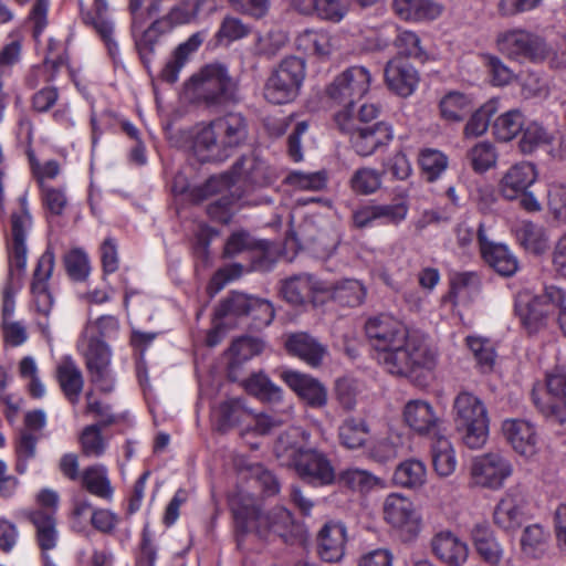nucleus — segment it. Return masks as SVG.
<instances>
[{
  "label": "nucleus",
  "mask_w": 566,
  "mask_h": 566,
  "mask_svg": "<svg viewBox=\"0 0 566 566\" xmlns=\"http://www.w3.org/2000/svg\"><path fill=\"white\" fill-rule=\"evenodd\" d=\"M454 424L465 446L482 448L489 434V417L484 402L469 391H461L453 401Z\"/></svg>",
  "instance_id": "obj_7"
},
{
  "label": "nucleus",
  "mask_w": 566,
  "mask_h": 566,
  "mask_svg": "<svg viewBox=\"0 0 566 566\" xmlns=\"http://www.w3.org/2000/svg\"><path fill=\"white\" fill-rule=\"evenodd\" d=\"M370 83L369 70L363 65H353L345 69L326 85L325 96L333 103L343 105L344 108H352L356 101L368 93Z\"/></svg>",
  "instance_id": "obj_9"
},
{
  "label": "nucleus",
  "mask_w": 566,
  "mask_h": 566,
  "mask_svg": "<svg viewBox=\"0 0 566 566\" xmlns=\"http://www.w3.org/2000/svg\"><path fill=\"white\" fill-rule=\"evenodd\" d=\"M481 279L476 272H455L450 276L448 300L453 304L469 303L481 291Z\"/></svg>",
  "instance_id": "obj_35"
},
{
  "label": "nucleus",
  "mask_w": 566,
  "mask_h": 566,
  "mask_svg": "<svg viewBox=\"0 0 566 566\" xmlns=\"http://www.w3.org/2000/svg\"><path fill=\"white\" fill-rule=\"evenodd\" d=\"M297 50L319 59H327L332 53L331 35L325 31L305 30L295 40Z\"/></svg>",
  "instance_id": "obj_40"
},
{
  "label": "nucleus",
  "mask_w": 566,
  "mask_h": 566,
  "mask_svg": "<svg viewBox=\"0 0 566 566\" xmlns=\"http://www.w3.org/2000/svg\"><path fill=\"white\" fill-rule=\"evenodd\" d=\"M54 264V253L51 248H48L38 260L31 283V292L36 311L45 316L50 314L53 306V296L49 290V280L52 276Z\"/></svg>",
  "instance_id": "obj_15"
},
{
  "label": "nucleus",
  "mask_w": 566,
  "mask_h": 566,
  "mask_svg": "<svg viewBox=\"0 0 566 566\" xmlns=\"http://www.w3.org/2000/svg\"><path fill=\"white\" fill-rule=\"evenodd\" d=\"M391 7L398 18L413 22L436 20L444 9L433 0H394Z\"/></svg>",
  "instance_id": "obj_27"
},
{
  "label": "nucleus",
  "mask_w": 566,
  "mask_h": 566,
  "mask_svg": "<svg viewBox=\"0 0 566 566\" xmlns=\"http://www.w3.org/2000/svg\"><path fill=\"white\" fill-rule=\"evenodd\" d=\"M385 521L408 538H415L421 530V515L413 502L399 493H390L382 505Z\"/></svg>",
  "instance_id": "obj_13"
},
{
  "label": "nucleus",
  "mask_w": 566,
  "mask_h": 566,
  "mask_svg": "<svg viewBox=\"0 0 566 566\" xmlns=\"http://www.w3.org/2000/svg\"><path fill=\"white\" fill-rule=\"evenodd\" d=\"M107 0H94V12L82 13L84 23L92 27L102 41L113 38L114 33V23L107 18Z\"/></svg>",
  "instance_id": "obj_48"
},
{
  "label": "nucleus",
  "mask_w": 566,
  "mask_h": 566,
  "mask_svg": "<svg viewBox=\"0 0 566 566\" xmlns=\"http://www.w3.org/2000/svg\"><path fill=\"white\" fill-rule=\"evenodd\" d=\"M384 75L388 88L401 97L410 96L416 91L420 80L413 65L399 56L387 62Z\"/></svg>",
  "instance_id": "obj_18"
},
{
  "label": "nucleus",
  "mask_w": 566,
  "mask_h": 566,
  "mask_svg": "<svg viewBox=\"0 0 566 566\" xmlns=\"http://www.w3.org/2000/svg\"><path fill=\"white\" fill-rule=\"evenodd\" d=\"M310 434L301 428H292L282 433L274 453L283 465L294 468L298 476L314 485H329L335 482V470L328 458L316 449L304 448Z\"/></svg>",
  "instance_id": "obj_3"
},
{
  "label": "nucleus",
  "mask_w": 566,
  "mask_h": 566,
  "mask_svg": "<svg viewBox=\"0 0 566 566\" xmlns=\"http://www.w3.org/2000/svg\"><path fill=\"white\" fill-rule=\"evenodd\" d=\"M365 334L377 363L389 374L408 377L436 366L437 353L420 336L410 335L407 326L390 314L381 313L365 323Z\"/></svg>",
  "instance_id": "obj_1"
},
{
  "label": "nucleus",
  "mask_w": 566,
  "mask_h": 566,
  "mask_svg": "<svg viewBox=\"0 0 566 566\" xmlns=\"http://www.w3.org/2000/svg\"><path fill=\"white\" fill-rule=\"evenodd\" d=\"M518 143L523 154H531L541 146L549 145L553 136L537 122L525 124Z\"/></svg>",
  "instance_id": "obj_54"
},
{
  "label": "nucleus",
  "mask_w": 566,
  "mask_h": 566,
  "mask_svg": "<svg viewBox=\"0 0 566 566\" xmlns=\"http://www.w3.org/2000/svg\"><path fill=\"white\" fill-rule=\"evenodd\" d=\"M496 46L504 56L518 63L542 64L557 55L544 36L522 28L499 33Z\"/></svg>",
  "instance_id": "obj_6"
},
{
  "label": "nucleus",
  "mask_w": 566,
  "mask_h": 566,
  "mask_svg": "<svg viewBox=\"0 0 566 566\" xmlns=\"http://www.w3.org/2000/svg\"><path fill=\"white\" fill-rule=\"evenodd\" d=\"M230 507L240 535L254 534L261 539L276 535L284 543H291L298 534L291 512L283 506L264 512L256 497L238 492L230 500Z\"/></svg>",
  "instance_id": "obj_2"
},
{
  "label": "nucleus",
  "mask_w": 566,
  "mask_h": 566,
  "mask_svg": "<svg viewBox=\"0 0 566 566\" xmlns=\"http://www.w3.org/2000/svg\"><path fill=\"white\" fill-rule=\"evenodd\" d=\"M369 433V427L363 418L348 417L338 427L339 443L349 450L364 447Z\"/></svg>",
  "instance_id": "obj_38"
},
{
  "label": "nucleus",
  "mask_w": 566,
  "mask_h": 566,
  "mask_svg": "<svg viewBox=\"0 0 566 566\" xmlns=\"http://www.w3.org/2000/svg\"><path fill=\"white\" fill-rule=\"evenodd\" d=\"M432 555L447 566H463L469 557V546L465 541L453 532L443 530L430 539Z\"/></svg>",
  "instance_id": "obj_16"
},
{
  "label": "nucleus",
  "mask_w": 566,
  "mask_h": 566,
  "mask_svg": "<svg viewBox=\"0 0 566 566\" xmlns=\"http://www.w3.org/2000/svg\"><path fill=\"white\" fill-rule=\"evenodd\" d=\"M472 543L481 558L496 566L503 558V548L496 541L494 533L488 523L473 525L470 532Z\"/></svg>",
  "instance_id": "obj_32"
},
{
  "label": "nucleus",
  "mask_w": 566,
  "mask_h": 566,
  "mask_svg": "<svg viewBox=\"0 0 566 566\" xmlns=\"http://www.w3.org/2000/svg\"><path fill=\"white\" fill-rule=\"evenodd\" d=\"M342 133L349 136L353 149L360 156H369L387 146L394 138V130L389 123L378 120L373 126L358 127L342 119Z\"/></svg>",
  "instance_id": "obj_12"
},
{
  "label": "nucleus",
  "mask_w": 566,
  "mask_h": 566,
  "mask_svg": "<svg viewBox=\"0 0 566 566\" xmlns=\"http://www.w3.org/2000/svg\"><path fill=\"white\" fill-rule=\"evenodd\" d=\"M254 298L255 297L243 293H233L223 301L220 308L217 311V315L220 317L230 314L235 316H249Z\"/></svg>",
  "instance_id": "obj_62"
},
{
  "label": "nucleus",
  "mask_w": 566,
  "mask_h": 566,
  "mask_svg": "<svg viewBox=\"0 0 566 566\" xmlns=\"http://www.w3.org/2000/svg\"><path fill=\"white\" fill-rule=\"evenodd\" d=\"M249 120L240 112H229L205 125L195 136L193 148L201 160H223L247 143Z\"/></svg>",
  "instance_id": "obj_4"
},
{
  "label": "nucleus",
  "mask_w": 566,
  "mask_h": 566,
  "mask_svg": "<svg viewBox=\"0 0 566 566\" xmlns=\"http://www.w3.org/2000/svg\"><path fill=\"white\" fill-rule=\"evenodd\" d=\"M216 428L220 432L250 422L252 410L245 406L241 398H230L218 405L213 410Z\"/></svg>",
  "instance_id": "obj_28"
},
{
  "label": "nucleus",
  "mask_w": 566,
  "mask_h": 566,
  "mask_svg": "<svg viewBox=\"0 0 566 566\" xmlns=\"http://www.w3.org/2000/svg\"><path fill=\"white\" fill-rule=\"evenodd\" d=\"M306 76V62L295 55L284 57L272 71L264 85V97L276 105L293 102Z\"/></svg>",
  "instance_id": "obj_8"
},
{
  "label": "nucleus",
  "mask_w": 566,
  "mask_h": 566,
  "mask_svg": "<svg viewBox=\"0 0 566 566\" xmlns=\"http://www.w3.org/2000/svg\"><path fill=\"white\" fill-rule=\"evenodd\" d=\"M55 377L65 399L77 405L84 387L82 370L75 361L66 357L56 367Z\"/></svg>",
  "instance_id": "obj_31"
},
{
  "label": "nucleus",
  "mask_w": 566,
  "mask_h": 566,
  "mask_svg": "<svg viewBox=\"0 0 566 566\" xmlns=\"http://www.w3.org/2000/svg\"><path fill=\"white\" fill-rule=\"evenodd\" d=\"M265 163L254 154L240 156L229 171L211 177H265Z\"/></svg>",
  "instance_id": "obj_51"
},
{
  "label": "nucleus",
  "mask_w": 566,
  "mask_h": 566,
  "mask_svg": "<svg viewBox=\"0 0 566 566\" xmlns=\"http://www.w3.org/2000/svg\"><path fill=\"white\" fill-rule=\"evenodd\" d=\"M82 453L85 457L98 458L106 449V441L102 436L99 424L86 426L80 437Z\"/></svg>",
  "instance_id": "obj_58"
},
{
  "label": "nucleus",
  "mask_w": 566,
  "mask_h": 566,
  "mask_svg": "<svg viewBox=\"0 0 566 566\" xmlns=\"http://www.w3.org/2000/svg\"><path fill=\"white\" fill-rule=\"evenodd\" d=\"M251 30V25L244 23L240 18L226 15L214 34L216 44L228 46L235 41L247 38Z\"/></svg>",
  "instance_id": "obj_47"
},
{
  "label": "nucleus",
  "mask_w": 566,
  "mask_h": 566,
  "mask_svg": "<svg viewBox=\"0 0 566 566\" xmlns=\"http://www.w3.org/2000/svg\"><path fill=\"white\" fill-rule=\"evenodd\" d=\"M472 107L471 98L457 91L446 94L439 103L440 115L448 122H462Z\"/></svg>",
  "instance_id": "obj_42"
},
{
  "label": "nucleus",
  "mask_w": 566,
  "mask_h": 566,
  "mask_svg": "<svg viewBox=\"0 0 566 566\" xmlns=\"http://www.w3.org/2000/svg\"><path fill=\"white\" fill-rule=\"evenodd\" d=\"M20 208L11 214L10 234L7 239L9 272L11 276H20L27 266V235L32 227V218L27 205L25 195L19 199Z\"/></svg>",
  "instance_id": "obj_10"
},
{
  "label": "nucleus",
  "mask_w": 566,
  "mask_h": 566,
  "mask_svg": "<svg viewBox=\"0 0 566 566\" xmlns=\"http://www.w3.org/2000/svg\"><path fill=\"white\" fill-rule=\"evenodd\" d=\"M327 287L311 274H297L286 279L282 285L284 298L293 305H302L314 294L326 292Z\"/></svg>",
  "instance_id": "obj_23"
},
{
  "label": "nucleus",
  "mask_w": 566,
  "mask_h": 566,
  "mask_svg": "<svg viewBox=\"0 0 566 566\" xmlns=\"http://www.w3.org/2000/svg\"><path fill=\"white\" fill-rule=\"evenodd\" d=\"M403 419L406 423L420 436L441 434L439 427L440 418L436 415L433 407L424 400H410L403 408Z\"/></svg>",
  "instance_id": "obj_21"
},
{
  "label": "nucleus",
  "mask_w": 566,
  "mask_h": 566,
  "mask_svg": "<svg viewBox=\"0 0 566 566\" xmlns=\"http://www.w3.org/2000/svg\"><path fill=\"white\" fill-rule=\"evenodd\" d=\"M287 35L281 30H270L258 35L254 43V54L260 57H274L286 44Z\"/></svg>",
  "instance_id": "obj_55"
},
{
  "label": "nucleus",
  "mask_w": 566,
  "mask_h": 566,
  "mask_svg": "<svg viewBox=\"0 0 566 566\" xmlns=\"http://www.w3.org/2000/svg\"><path fill=\"white\" fill-rule=\"evenodd\" d=\"M271 243L264 240H255L248 231L233 232L226 241L223 256L234 258L239 254L252 253L253 268L256 270H270L274 259L270 252Z\"/></svg>",
  "instance_id": "obj_14"
},
{
  "label": "nucleus",
  "mask_w": 566,
  "mask_h": 566,
  "mask_svg": "<svg viewBox=\"0 0 566 566\" xmlns=\"http://www.w3.org/2000/svg\"><path fill=\"white\" fill-rule=\"evenodd\" d=\"M512 473V463L505 457L490 452L472 460L470 483L474 486L499 490Z\"/></svg>",
  "instance_id": "obj_11"
},
{
  "label": "nucleus",
  "mask_w": 566,
  "mask_h": 566,
  "mask_svg": "<svg viewBox=\"0 0 566 566\" xmlns=\"http://www.w3.org/2000/svg\"><path fill=\"white\" fill-rule=\"evenodd\" d=\"M478 241L484 261L502 276H512L518 269L516 256L504 244H496L485 237L481 223L478 229Z\"/></svg>",
  "instance_id": "obj_20"
},
{
  "label": "nucleus",
  "mask_w": 566,
  "mask_h": 566,
  "mask_svg": "<svg viewBox=\"0 0 566 566\" xmlns=\"http://www.w3.org/2000/svg\"><path fill=\"white\" fill-rule=\"evenodd\" d=\"M483 61L494 85L504 86L511 82L513 72L499 56L486 53Z\"/></svg>",
  "instance_id": "obj_63"
},
{
  "label": "nucleus",
  "mask_w": 566,
  "mask_h": 566,
  "mask_svg": "<svg viewBox=\"0 0 566 566\" xmlns=\"http://www.w3.org/2000/svg\"><path fill=\"white\" fill-rule=\"evenodd\" d=\"M419 165L427 177H440L448 168V157L438 149L427 148L419 155Z\"/></svg>",
  "instance_id": "obj_60"
},
{
  "label": "nucleus",
  "mask_w": 566,
  "mask_h": 566,
  "mask_svg": "<svg viewBox=\"0 0 566 566\" xmlns=\"http://www.w3.org/2000/svg\"><path fill=\"white\" fill-rule=\"evenodd\" d=\"M238 179H205L200 185H188V179H175L171 191L184 195L192 202H201L213 195L230 189Z\"/></svg>",
  "instance_id": "obj_29"
},
{
  "label": "nucleus",
  "mask_w": 566,
  "mask_h": 566,
  "mask_svg": "<svg viewBox=\"0 0 566 566\" xmlns=\"http://www.w3.org/2000/svg\"><path fill=\"white\" fill-rule=\"evenodd\" d=\"M468 158L473 170L483 174L495 164L496 154L490 143H480L469 151Z\"/></svg>",
  "instance_id": "obj_61"
},
{
  "label": "nucleus",
  "mask_w": 566,
  "mask_h": 566,
  "mask_svg": "<svg viewBox=\"0 0 566 566\" xmlns=\"http://www.w3.org/2000/svg\"><path fill=\"white\" fill-rule=\"evenodd\" d=\"M347 530L342 522L329 521L317 535V553L327 563L339 562L346 551Z\"/></svg>",
  "instance_id": "obj_19"
},
{
  "label": "nucleus",
  "mask_w": 566,
  "mask_h": 566,
  "mask_svg": "<svg viewBox=\"0 0 566 566\" xmlns=\"http://www.w3.org/2000/svg\"><path fill=\"white\" fill-rule=\"evenodd\" d=\"M525 125L524 115L518 109H510L493 122L492 134L499 142H510Z\"/></svg>",
  "instance_id": "obj_44"
},
{
  "label": "nucleus",
  "mask_w": 566,
  "mask_h": 566,
  "mask_svg": "<svg viewBox=\"0 0 566 566\" xmlns=\"http://www.w3.org/2000/svg\"><path fill=\"white\" fill-rule=\"evenodd\" d=\"M39 438L29 430H22L15 440V470L23 474L28 469V462L35 458Z\"/></svg>",
  "instance_id": "obj_57"
},
{
  "label": "nucleus",
  "mask_w": 566,
  "mask_h": 566,
  "mask_svg": "<svg viewBox=\"0 0 566 566\" xmlns=\"http://www.w3.org/2000/svg\"><path fill=\"white\" fill-rule=\"evenodd\" d=\"M465 343L481 373L486 374L492 371L496 354L490 339L478 336H468L465 338Z\"/></svg>",
  "instance_id": "obj_49"
},
{
  "label": "nucleus",
  "mask_w": 566,
  "mask_h": 566,
  "mask_svg": "<svg viewBox=\"0 0 566 566\" xmlns=\"http://www.w3.org/2000/svg\"><path fill=\"white\" fill-rule=\"evenodd\" d=\"M524 506L523 494L516 489L509 490L495 506L494 523L505 531L518 528L523 521Z\"/></svg>",
  "instance_id": "obj_22"
},
{
  "label": "nucleus",
  "mask_w": 566,
  "mask_h": 566,
  "mask_svg": "<svg viewBox=\"0 0 566 566\" xmlns=\"http://www.w3.org/2000/svg\"><path fill=\"white\" fill-rule=\"evenodd\" d=\"M516 239L528 252L542 254L547 248V237L543 227L531 221H521L515 228Z\"/></svg>",
  "instance_id": "obj_43"
},
{
  "label": "nucleus",
  "mask_w": 566,
  "mask_h": 566,
  "mask_svg": "<svg viewBox=\"0 0 566 566\" xmlns=\"http://www.w3.org/2000/svg\"><path fill=\"white\" fill-rule=\"evenodd\" d=\"M208 0H195L191 4L188 1H184L177 6H174L167 14H165L161 18H158L159 22H166V31L169 33L171 32L176 27L190 23L192 20H195L199 12L201 7L207 2Z\"/></svg>",
  "instance_id": "obj_46"
},
{
  "label": "nucleus",
  "mask_w": 566,
  "mask_h": 566,
  "mask_svg": "<svg viewBox=\"0 0 566 566\" xmlns=\"http://www.w3.org/2000/svg\"><path fill=\"white\" fill-rule=\"evenodd\" d=\"M331 295L339 305L355 307L364 302L366 291L358 281L346 280L336 284Z\"/></svg>",
  "instance_id": "obj_53"
},
{
  "label": "nucleus",
  "mask_w": 566,
  "mask_h": 566,
  "mask_svg": "<svg viewBox=\"0 0 566 566\" xmlns=\"http://www.w3.org/2000/svg\"><path fill=\"white\" fill-rule=\"evenodd\" d=\"M432 465L440 476L451 475L457 468L454 449L447 437L437 434L431 442Z\"/></svg>",
  "instance_id": "obj_39"
},
{
  "label": "nucleus",
  "mask_w": 566,
  "mask_h": 566,
  "mask_svg": "<svg viewBox=\"0 0 566 566\" xmlns=\"http://www.w3.org/2000/svg\"><path fill=\"white\" fill-rule=\"evenodd\" d=\"M166 25V22H159L158 19H156L147 29L143 30L142 27L136 34L132 33L135 39V48L139 59L148 73H150V65L155 57L156 45L159 38L168 33L166 29H164Z\"/></svg>",
  "instance_id": "obj_33"
},
{
  "label": "nucleus",
  "mask_w": 566,
  "mask_h": 566,
  "mask_svg": "<svg viewBox=\"0 0 566 566\" xmlns=\"http://www.w3.org/2000/svg\"><path fill=\"white\" fill-rule=\"evenodd\" d=\"M338 483L359 493H368L377 488H384V481L371 472L357 468H349L338 475Z\"/></svg>",
  "instance_id": "obj_41"
},
{
  "label": "nucleus",
  "mask_w": 566,
  "mask_h": 566,
  "mask_svg": "<svg viewBox=\"0 0 566 566\" xmlns=\"http://www.w3.org/2000/svg\"><path fill=\"white\" fill-rule=\"evenodd\" d=\"M63 263L67 275L73 281H84L90 274V262L81 249H73L64 254Z\"/></svg>",
  "instance_id": "obj_59"
},
{
  "label": "nucleus",
  "mask_w": 566,
  "mask_h": 566,
  "mask_svg": "<svg viewBox=\"0 0 566 566\" xmlns=\"http://www.w3.org/2000/svg\"><path fill=\"white\" fill-rule=\"evenodd\" d=\"M392 481L398 486L417 490L427 481L426 464L418 459L405 460L396 467Z\"/></svg>",
  "instance_id": "obj_37"
},
{
  "label": "nucleus",
  "mask_w": 566,
  "mask_h": 566,
  "mask_svg": "<svg viewBox=\"0 0 566 566\" xmlns=\"http://www.w3.org/2000/svg\"><path fill=\"white\" fill-rule=\"evenodd\" d=\"M502 430L517 453L531 457L536 452L537 436L533 424L528 421L509 419L503 422Z\"/></svg>",
  "instance_id": "obj_25"
},
{
  "label": "nucleus",
  "mask_w": 566,
  "mask_h": 566,
  "mask_svg": "<svg viewBox=\"0 0 566 566\" xmlns=\"http://www.w3.org/2000/svg\"><path fill=\"white\" fill-rule=\"evenodd\" d=\"M245 390L262 401L279 402L282 399V389L273 384L263 373H256L243 382Z\"/></svg>",
  "instance_id": "obj_45"
},
{
  "label": "nucleus",
  "mask_w": 566,
  "mask_h": 566,
  "mask_svg": "<svg viewBox=\"0 0 566 566\" xmlns=\"http://www.w3.org/2000/svg\"><path fill=\"white\" fill-rule=\"evenodd\" d=\"M281 377L308 407L319 409L326 406L327 389L316 378L295 370H285Z\"/></svg>",
  "instance_id": "obj_17"
},
{
  "label": "nucleus",
  "mask_w": 566,
  "mask_h": 566,
  "mask_svg": "<svg viewBox=\"0 0 566 566\" xmlns=\"http://www.w3.org/2000/svg\"><path fill=\"white\" fill-rule=\"evenodd\" d=\"M192 99L209 111H221L239 103V87L228 67L221 63L205 65L188 84Z\"/></svg>",
  "instance_id": "obj_5"
},
{
  "label": "nucleus",
  "mask_w": 566,
  "mask_h": 566,
  "mask_svg": "<svg viewBox=\"0 0 566 566\" xmlns=\"http://www.w3.org/2000/svg\"><path fill=\"white\" fill-rule=\"evenodd\" d=\"M380 108L376 104H363L357 112L354 106L352 108H343L335 114V123L338 129H342V119L353 122L354 126H373L374 120L378 117Z\"/></svg>",
  "instance_id": "obj_52"
},
{
  "label": "nucleus",
  "mask_w": 566,
  "mask_h": 566,
  "mask_svg": "<svg viewBox=\"0 0 566 566\" xmlns=\"http://www.w3.org/2000/svg\"><path fill=\"white\" fill-rule=\"evenodd\" d=\"M392 45L397 49L398 56L413 57L423 60L426 52L421 46V40L419 35L409 30L401 29L397 25Z\"/></svg>",
  "instance_id": "obj_50"
},
{
  "label": "nucleus",
  "mask_w": 566,
  "mask_h": 566,
  "mask_svg": "<svg viewBox=\"0 0 566 566\" xmlns=\"http://www.w3.org/2000/svg\"><path fill=\"white\" fill-rule=\"evenodd\" d=\"M94 326L88 323L77 343V347L85 358L87 370L111 366V350L106 343L92 333Z\"/></svg>",
  "instance_id": "obj_30"
},
{
  "label": "nucleus",
  "mask_w": 566,
  "mask_h": 566,
  "mask_svg": "<svg viewBox=\"0 0 566 566\" xmlns=\"http://www.w3.org/2000/svg\"><path fill=\"white\" fill-rule=\"evenodd\" d=\"M515 313L524 328L534 334L547 326L552 313L535 296L520 294L515 301Z\"/></svg>",
  "instance_id": "obj_26"
},
{
  "label": "nucleus",
  "mask_w": 566,
  "mask_h": 566,
  "mask_svg": "<svg viewBox=\"0 0 566 566\" xmlns=\"http://www.w3.org/2000/svg\"><path fill=\"white\" fill-rule=\"evenodd\" d=\"M315 13L318 18L332 22H339L347 13L342 0H316Z\"/></svg>",
  "instance_id": "obj_64"
},
{
  "label": "nucleus",
  "mask_w": 566,
  "mask_h": 566,
  "mask_svg": "<svg viewBox=\"0 0 566 566\" xmlns=\"http://www.w3.org/2000/svg\"><path fill=\"white\" fill-rule=\"evenodd\" d=\"M287 352L312 367L322 364L327 353L326 347L315 337L305 332L290 334L285 340Z\"/></svg>",
  "instance_id": "obj_24"
},
{
  "label": "nucleus",
  "mask_w": 566,
  "mask_h": 566,
  "mask_svg": "<svg viewBox=\"0 0 566 566\" xmlns=\"http://www.w3.org/2000/svg\"><path fill=\"white\" fill-rule=\"evenodd\" d=\"M78 483L82 489L96 497L107 502L113 499L114 488L108 476V470L104 464L97 463L86 467Z\"/></svg>",
  "instance_id": "obj_36"
},
{
  "label": "nucleus",
  "mask_w": 566,
  "mask_h": 566,
  "mask_svg": "<svg viewBox=\"0 0 566 566\" xmlns=\"http://www.w3.org/2000/svg\"><path fill=\"white\" fill-rule=\"evenodd\" d=\"M20 515L30 521L36 530V541L42 551H50L56 546L57 531L53 512L44 510L21 511Z\"/></svg>",
  "instance_id": "obj_34"
},
{
  "label": "nucleus",
  "mask_w": 566,
  "mask_h": 566,
  "mask_svg": "<svg viewBox=\"0 0 566 566\" xmlns=\"http://www.w3.org/2000/svg\"><path fill=\"white\" fill-rule=\"evenodd\" d=\"M495 101H489L476 109L464 126L465 137H479L483 135L490 125L491 117L496 113Z\"/></svg>",
  "instance_id": "obj_56"
}]
</instances>
